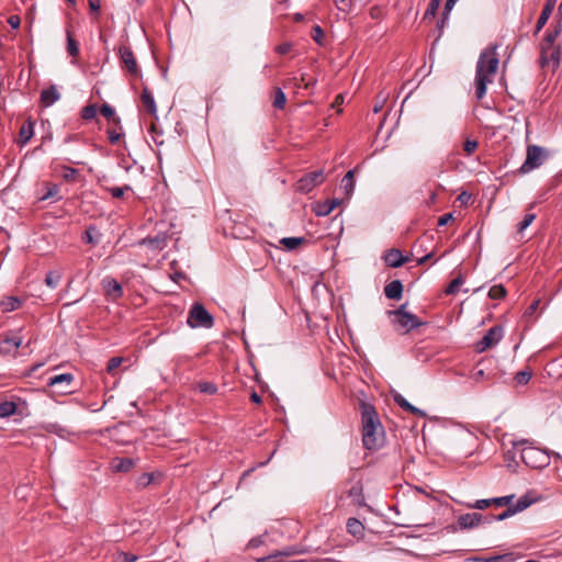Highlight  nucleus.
Instances as JSON below:
<instances>
[{
    "label": "nucleus",
    "mask_w": 562,
    "mask_h": 562,
    "mask_svg": "<svg viewBox=\"0 0 562 562\" xmlns=\"http://www.w3.org/2000/svg\"><path fill=\"white\" fill-rule=\"evenodd\" d=\"M362 443L368 450H376L381 446L384 434L378 412L374 406L367 402H360Z\"/></svg>",
    "instance_id": "obj_1"
},
{
    "label": "nucleus",
    "mask_w": 562,
    "mask_h": 562,
    "mask_svg": "<svg viewBox=\"0 0 562 562\" xmlns=\"http://www.w3.org/2000/svg\"><path fill=\"white\" fill-rule=\"evenodd\" d=\"M496 46L484 49L476 63L475 70V97L481 100L486 93V87L493 82V77L498 68Z\"/></svg>",
    "instance_id": "obj_2"
},
{
    "label": "nucleus",
    "mask_w": 562,
    "mask_h": 562,
    "mask_svg": "<svg viewBox=\"0 0 562 562\" xmlns=\"http://www.w3.org/2000/svg\"><path fill=\"white\" fill-rule=\"evenodd\" d=\"M514 448L524 446L520 450L522 462L530 469H544L550 464V453L547 450L533 447L527 439L513 442Z\"/></svg>",
    "instance_id": "obj_3"
},
{
    "label": "nucleus",
    "mask_w": 562,
    "mask_h": 562,
    "mask_svg": "<svg viewBox=\"0 0 562 562\" xmlns=\"http://www.w3.org/2000/svg\"><path fill=\"white\" fill-rule=\"evenodd\" d=\"M187 323L192 328H211L214 325V318L202 304L194 303L189 311Z\"/></svg>",
    "instance_id": "obj_4"
},
{
    "label": "nucleus",
    "mask_w": 562,
    "mask_h": 562,
    "mask_svg": "<svg viewBox=\"0 0 562 562\" xmlns=\"http://www.w3.org/2000/svg\"><path fill=\"white\" fill-rule=\"evenodd\" d=\"M544 149L538 145H529L527 147L526 160L519 168L520 173H528L539 168L544 160Z\"/></svg>",
    "instance_id": "obj_5"
},
{
    "label": "nucleus",
    "mask_w": 562,
    "mask_h": 562,
    "mask_svg": "<svg viewBox=\"0 0 562 562\" xmlns=\"http://www.w3.org/2000/svg\"><path fill=\"white\" fill-rule=\"evenodd\" d=\"M504 328L501 325L491 327L483 338L476 342L475 349L477 352H484L487 349L496 346L503 338Z\"/></svg>",
    "instance_id": "obj_6"
},
{
    "label": "nucleus",
    "mask_w": 562,
    "mask_h": 562,
    "mask_svg": "<svg viewBox=\"0 0 562 562\" xmlns=\"http://www.w3.org/2000/svg\"><path fill=\"white\" fill-rule=\"evenodd\" d=\"M119 56L122 67L125 68L132 77H140V69L138 67L137 60L131 47L124 45L120 46Z\"/></svg>",
    "instance_id": "obj_7"
},
{
    "label": "nucleus",
    "mask_w": 562,
    "mask_h": 562,
    "mask_svg": "<svg viewBox=\"0 0 562 562\" xmlns=\"http://www.w3.org/2000/svg\"><path fill=\"white\" fill-rule=\"evenodd\" d=\"M324 181V175L322 170L312 171L305 176H303L296 182V191L301 193L311 192L316 186L321 184Z\"/></svg>",
    "instance_id": "obj_8"
},
{
    "label": "nucleus",
    "mask_w": 562,
    "mask_h": 562,
    "mask_svg": "<svg viewBox=\"0 0 562 562\" xmlns=\"http://www.w3.org/2000/svg\"><path fill=\"white\" fill-rule=\"evenodd\" d=\"M392 323L397 330H403V333H408L423 325L422 321L412 313L398 317H392Z\"/></svg>",
    "instance_id": "obj_9"
},
{
    "label": "nucleus",
    "mask_w": 562,
    "mask_h": 562,
    "mask_svg": "<svg viewBox=\"0 0 562 562\" xmlns=\"http://www.w3.org/2000/svg\"><path fill=\"white\" fill-rule=\"evenodd\" d=\"M382 258L385 265L391 268L402 267L404 263L409 261V257L404 256L397 248H391L386 250Z\"/></svg>",
    "instance_id": "obj_10"
},
{
    "label": "nucleus",
    "mask_w": 562,
    "mask_h": 562,
    "mask_svg": "<svg viewBox=\"0 0 562 562\" xmlns=\"http://www.w3.org/2000/svg\"><path fill=\"white\" fill-rule=\"evenodd\" d=\"M102 286L105 294L113 301L123 296L122 285L114 278H104L102 280Z\"/></svg>",
    "instance_id": "obj_11"
},
{
    "label": "nucleus",
    "mask_w": 562,
    "mask_h": 562,
    "mask_svg": "<svg viewBox=\"0 0 562 562\" xmlns=\"http://www.w3.org/2000/svg\"><path fill=\"white\" fill-rule=\"evenodd\" d=\"M485 521V517L480 513H468L460 515L458 524L461 529H470L479 526L482 521Z\"/></svg>",
    "instance_id": "obj_12"
},
{
    "label": "nucleus",
    "mask_w": 562,
    "mask_h": 562,
    "mask_svg": "<svg viewBox=\"0 0 562 562\" xmlns=\"http://www.w3.org/2000/svg\"><path fill=\"white\" fill-rule=\"evenodd\" d=\"M34 121L32 119H27L21 126L20 131H19V136L16 138V144L20 146V147H23L25 146L30 139L33 137L34 135Z\"/></svg>",
    "instance_id": "obj_13"
},
{
    "label": "nucleus",
    "mask_w": 562,
    "mask_h": 562,
    "mask_svg": "<svg viewBox=\"0 0 562 562\" xmlns=\"http://www.w3.org/2000/svg\"><path fill=\"white\" fill-rule=\"evenodd\" d=\"M555 37L551 35L549 32L546 33L543 41L540 44V66L544 68L549 65L548 52L551 48H554Z\"/></svg>",
    "instance_id": "obj_14"
},
{
    "label": "nucleus",
    "mask_w": 562,
    "mask_h": 562,
    "mask_svg": "<svg viewBox=\"0 0 562 562\" xmlns=\"http://www.w3.org/2000/svg\"><path fill=\"white\" fill-rule=\"evenodd\" d=\"M74 381V375L71 373H61L49 378L48 385L49 386H60V393L69 392L71 382Z\"/></svg>",
    "instance_id": "obj_15"
},
{
    "label": "nucleus",
    "mask_w": 562,
    "mask_h": 562,
    "mask_svg": "<svg viewBox=\"0 0 562 562\" xmlns=\"http://www.w3.org/2000/svg\"><path fill=\"white\" fill-rule=\"evenodd\" d=\"M393 401L404 411L409 412L419 417H425L426 413L418 407L412 405L402 394L395 392L392 394Z\"/></svg>",
    "instance_id": "obj_16"
},
{
    "label": "nucleus",
    "mask_w": 562,
    "mask_h": 562,
    "mask_svg": "<svg viewBox=\"0 0 562 562\" xmlns=\"http://www.w3.org/2000/svg\"><path fill=\"white\" fill-rule=\"evenodd\" d=\"M168 237L166 234H158L154 237H146L142 239L140 245H145L153 250H162L167 247Z\"/></svg>",
    "instance_id": "obj_17"
},
{
    "label": "nucleus",
    "mask_w": 562,
    "mask_h": 562,
    "mask_svg": "<svg viewBox=\"0 0 562 562\" xmlns=\"http://www.w3.org/2000/svg\"><path fill=\"white\" fill-rule=\"evenodd\" d=\"M142 104L146 112L153 116L157 114V105L155 99L147 87H144L140 95Z\"/></svg>",
    "instance_id": "obj_18"
},
{
    "label": "nucleus",
    "mask_w": 562,
    "mask_h": 562,
    "mask_svg": "<svg viewBox=\"0 0 562 562\" xmlns=\"http://www.w3.org/2000/svg\"><path fill=\"white\" fill-rule=\"evenodd\" d=\"M384 294L389 300H400L403 295V283L400 280H393L384 288Z\"/></svg>",
    "instance_id": "obj_19"
},
{
    "label": "nucleus",
    "mask_w": 562,
    "mask_h": 562,
    "mask_svg": "<svg viewBox=\"0 0 562 562\" xmlns=\"http://www.w3.org/2000/svg\"><path fill=\"white\" fill-rule=\"evenodd\" d=\"M554 5H555V0H547V3L544 4V7L541 11V14L537 21L535 33H538L546 25L549 18L551 16Z\"/></svg>",
    "instance_id": "obj_20"
},
{
    "label": "nucleus",
    "mask_w": 562,
    "mask_h": 562,
    "mask_svg": "<svg viewBox=\"0 0 562 562\" xmlns=\"http://www.w3.org/2000/svg\"><path fill=\"white\" fill-rule=\"evenodd\" d=\"M60 98V93L55 86H50L41 92V102L44 106H50Z\"/></svg>",
    "instance_id": "obj_21"
},
{
    "label": "nucleus",
    "mask_w": 562,
    "mask_h": 562,
    "mask_svg": "<svg viewBox=\"0 0 562 562\" xmlns=\"http://www.w3.org/2000/svg\"><path fill=\"white\" fill-rule=\"evenodd\" d=\"M340 201L338 199L327 200L323 203H318L314 209L315 214L317 216H327L329 215L338 205Z\"/></svg>",
    "instance_id": "obj_22"
},
{
    "label": "nucleus",
    "mask_w": 562,
    "mask_h": 562,
    "mask_svg": "<svg viewBox=\"0 0 562 562\" xmlns=\"http://www.w3.org/2000/svg\"><path fill=\"white\" fill-rule=\"evenodd\" d=\"M135 462L131 458H114L111 462V468L115 472H128L133 469Z\"/></svg>",
    "instance_id": "obj_23"
},
{
    "label": "nucleus",
    "mask_w": 562,
    "mask_h": 562,
    "mask_svg": "<svg viewBox=\"0 0 562 562\" xmlns=\"http://www.w3.org/2000/svg\"><path fill=\"white\" fill-rule=\"evenodd\" d=\"M347 531L353 537H362L364 532V526L360 520L351 517L347 520Z\"/></svg>",
    "instance_id": "obj_24"
},
{
    "label": "nucleus",
    "mask_w": 562,
    "mask_h": 562,
    "mask_svg": "<svg viewBox=\"0 0 562 562\" xmlns=\"http://www.w3.org/2000/svg\"><path fill=\"white\" fill-rule=\"evenodd\" d=\"M22 305V301L16 296H8L0 302L3 312H12Z\"/></svg>",
    "instance_id": "obj_25"
},
{
    "label": "nucleus",
    "mask_w": 562,
    "mask_h": 562,
    "mask_svg": "<svg viewBox=\"0 0 562 562\" xmlns=\"http://www.w3.org/2000/svg\"><path fill=\"white\" fill-rule=\"evenodd\" d=\"M561 56L562 49L560 45L555 46L554 48H551L550 52H548L549 65H552L553 71H555L560 67Z\"/></svg>",
    "instance_id": "obj_26"
},
{
    "label": "nucleus",
    "mask_w": 562,
    "mask_h": 562,
    "mask_svg": "<svg viewBox=\"0 0 562 562\" xmlns=\"http://www.w3.org/2000/svg\"><path fill=\"white\" fill-rule=\"evenodd\" d=\"M355 170H349L341 179V189L345 190L347 195H350L355 190Z\"/></svg>",
    "instance_id": "obj_27"
},
{
    "label": "nucleus",
    "mask_w": 562,
    "mask_h": 562,
    "mask_svg": "<svg viewBox=\"0 0 562 562\" xmlns=\"http://www.w3.org/2000/svg\"><path fill=\"white\" fill-rule=\"evenodd\" d=\"M16 404L11 401H4L0 403V418H7L15 414Z\"/></svg>",
    "instance_id": "obj_28"
},
{
    "label": "nucleus",
    "mask_w": 562,
    "mask_h": 562,
    "mask_svg": "<svg viewBox=\"0 0 562 562\" xmlns=\"http://www.w3.org/2000/svg\"><path fill=\"white\" fill-rule=\"evenodd\" d=\"M348 496L352 497V501L357 505H363L364 504V497L362 494V486L358 483L355 484L349 491Z\"/></svg>",
    "instance_id": "obj_29"
},
{
    "label": "nucleus",
    "mask_w": 562,
    "mask_h": 562,
    "mask_svg": "<svg viewBox=\"0 0 562 562\" xmlns=\"http://www.w3.org/2000/svg\"><path fill=\"white\" fill-rule=\"evenodd\" d=\"M59 186L58 184H47V191L43 194L41 200H54L59 201L61 196L59 195Z\"/></svg>",
    "instance_id": "obj_30"
},
{
    "label": "nucleus",
    "mask_w": 562,
    "mask_h": 562,
    "mask_svg": "<svg viewBox=\"0 0 562 562\" xmlns=\"http://www.w3.org/2000/svg\"><path fill=\"white\" fill-rule=\"evenodd\" d=\"M67 35V52L70 56L77 57L79 55V46L77 41L72 37L71 31H66Z\"/></svg>",
    "instance_id": "obj_31"
},
{
    "label": "nucleus",
    "mask_w": 562,
    "mask_h": 562,
    "mask_svg": "<svg viewBox=\"0 0 562 562\" xmlns=\"http://www.w3.org/2000/svg\"><path fill=\"white\" fill-rule=\"evenodd\" d=\"M101 234L94 226H89L83 235V240L88 244H98L100 240Z\"/></svg>",
    "instance_id": "obj_32"
},
{
    "label": "nucleus",
    "mask_w": 562,
    "mask_h": 562,
    "mask_svg": "<svg viewBox=\"0 0 562 562\" xmlns=\"http://www.w3.org/2000/svg\"><path fill=\"white\" fill-rule=\"evenodd\" d=\"M280 243L288 249L294 250L297 246L305 243L304 237H284L280 240Z\"/></svg>",
    "instance_id": "obj_33"
},
{
    "label": "nucleus",
    "mask_w": 562,
    "mask_h": 562,
    "mask_svg": "<svg viewBox=\"0 0 562 562\" xmlns=\"http://www.w3.org/2000/svg\"><path fill=\"white\" fill-rule=\"evenodd\" d=\"M286 103V97L281 88L274 89V97H273V106L276 109L282 110L285 106Z\"/></svg>",
    "instance_id": "obj_34"
},
{
    "label": "nucleus",
    "mask_w": 562,
    "mask_h": 562,
    "mask_svg": "<svg viewBox=\"0 0 562 562\" xmlns=\"http://www.w3.org/2000/svg\"><path fill=\"white\" fill-rule=\"evenodd\" d=\"M515 514H517L515 512V509L513 508V506H508L502 514L499 515H491L488 517H485V522H490L492 520H497V521H502L506 518H509L512 516H514Z\"/></svg>",
    "instance_id": "obj_35"
},
{
    "label": "nucleus",
    "mask_w": 562,
    "mask_h": 562,
    "mask_svg": "<svg viewBox=\"0 0 562 562\" xmlns=\"http://www.w3.org/2000/svg\"><path fill=\"white\" fill-rule=\"evenodd\" d=\"M506 289L503 284L493 285L488 291V297L492 300H501L506 296Z\"/></svg>",
    "instance_id": "obj_36"
},
{
    "label": "nucleus",
    "mask_w": 562,
    "mask_h": 562,
    "mask_svg": "<svg viewBox=\"0 0 562 562\" xmlns=\"http://www.w3.org/2000/svg\"><path fill=\"white\" fill-rule=\"evenodd\" d=\"M60 280H61V274L59 272H57V271H49L46 274L45 283H46L47 286H49L52 289H55L59 284Z\"/></svg>",
    "instance_id": "obj_37"
},
{
    "label": "nucleus",
    "mask_w": 562,
    "mask_h": 562,
    "mask_svg": "<svg viewBox=\"0 0 562 562\" xmlns=\"http://www.w3.org/2000/svg\"><path fill=\"white\" fill-rule=\"evenodd\" d=\"M531 376H532V371L529 369H526V370H521V371L517 372L515 374L514 380L518 385H525L530 381Z\"/></svg>",
    "instance_id": "obj_38"
},
{
    "label": "nucleus",
    "mask_w": 562,
    "mask_h": 562,
    "mask_svg": "<svg viewBox=\"0 0 562 562\" xmlns=\"http://www.w3.org/2000/svg\"><path fill=\"white\" fill-rule=\"evenodd\" d=\"M464 283L463 277L460 274L456 279H453L449 285L446 288L445 292L448 295L456 294L459 288Z\"/></svg>",
    "instance_id": "obj_39"
},
{
    "label": "nucleus",
    "mask_w": 562,
    "mask_h": 562,
    "mask_svg": "<svg viewBox=\"0 0 562 562\" xmlns=\"http://www.w3.org/2000/svg\"><path fill=\"white\" fill-rule=\"evenodd\" d=\"M515 560L516 559L513 553L495 555L487 559H477L480 562H515Z\"/></svg>",
    "instance_id": "obj_40"
},
{
    "label": "nucleus",
    "mask_w": 562,
    "mask_h": 562,
    "mask_svg": "<svg viewBox=\"0 0 562 562\" xmlns=\"http://www.w3.org/2000/svg\"><path fill=\"white\" fill-rule=\"evenodd\" d=\"M532 503V498H530L528 495H524L517 501L515 505H513V508L516 513H519L528 508Z\"/></svg>",
    "instance_id": "obj_41"
},
{
    "label": "nucleus",
    "mask_w": 562,
    "mask_h": 562,
    "mask_svg": "<svg viewBox=\"0 0 562 562\" xmlns=\"http://www.w3.org/2000/svg\"><path fill=\"white\" fill-rule=\"evenodd\" d=\"M79 175V171L72 167H63V179L67 182H74L76 181L77 177Z\"/></svg>",
    "instance_id": "obj_42"
},
{
    "label": "nucleus",
    "mask_w": 562,
    "mask_h": 562,
    "mask_svg": "<svg viewBox=\"0 0 562 562\" xmlns=\"http://www.w3.org/2000/svg\"><path fill=\"white\" fill-rule=\"evenodd\" d=\"M105 190L111 193V195L114 198V199H121L124 196L125 192L126 191H130L132 190V188L130 186H123V187H111V188H105Z\"/></svg>",
    "instance_id": "obj_43"
},
{
    "label": "nucleus",
    "mask_w": 562,
    "mask_h": 562,
    "mask_svg": "<svg viewBox=\"0 0 562 562\" xmlns=\"http://www.w3.org/2000/svg\"><path fill=\"white\" fill-rule=\"evenodd\" d=\"M440 3H441V0H430L428 7L426 9L424 19L435 18L439 10Z\"/></svg>",
    "instance_id": "obj_44"
},
{
    "label": "nucleus",
    "mask_w": 562,
    "mask_h": 562,
    "mask_svg": "<svg viewBox=\"0 0 562 562\" xmlns=\"http://www.w3.org/2000/svg\"><path fill=\"white\" fill-rule=\"evenodd\" d=\"M100 113L106 119H112L114 123L120 122V119L115 116L114 109L108 103L101 105Z\"/></svg>",
    "instance_id": "obj_45"
},
{
    "label": "nucleus",
    "mask_w": 562,
    "mask_h": 562,
    "mask_svg": "<svg viewBox=\"0 0 562 562\" xmlns=\"http://www.w3.org/2000/svg\"><path fill=\"white\" fill-rule=\"evenodd\" d=\"M95 115H97V105L95 104L86 105L81 110V117L86 121L94 119Z\"/></svg>",
    "instance_id": "obj_46"
},
{
    "label": "nucleus",
    "mask_w": 562,
    "mask_h": 562,
    "mask_svg": "<svg viewBox=\"0 0 562 562\" xmlns=\"http://www.w3.org/2000/svg\"><path fill=\"white\" fill-rule=\"evenodd\" d=\"M535 218H536V214H533V213L526 214L524 216L522 221L518 223L517 232L518 233L524 232L527 227H529L531 225V223L535 221Z\"/></svg>",
    "instance_id": "obj_47"
},
{
    "label": "nucleus",
    "mask_w": 562,
    "mask_h": 562,
    "mask_svg": "<svg viewBox=\"0 0 562 562\" xmlns=\"http://www.w3.org/2000/svg\"><path fill=\"white\" fill-rule=\"evenodd\" d=\"M122 357H113L108 361L106 371L110 374H115L116 369L122 364L123 362Z\"/></svg>",
    "instance_id": "obj_48"
},
{
    "label": "nucleus",
    "mask_w": 562,
    "mask_h": 562,
    "mask_svg": "<svg viewBox=\"0 0 562 562\" xmlns=\"http://www.w3.org/2000/svg\"><path fill=\"white\" fill-rule=\"evenodd\" d=\"M198 389L201 393L214 394L217 391V386L212 382H200Z\"/></svg>",
    "instance_id": "obj_49"
},
{
    "label": "nucleus",
    "mask_w": 562,
    "mask_h": 562,
    "mask_svg": "<svg viewBox=\"0 0 562 562\" xmlns=\"http://www.w3.org/2000/svg\"><path fill=\"white\" fill-rule=\"evenodd\" d=\"M479 147V142L475 139H465L463 143V150L465 151L467 156H471Z\"/></svg>",
    "instance_id": "obj_50"
},
{
    "label": "nucleus",
    "mask_w": 562,
    "mask_h": 562,
    "mask_svg": "<svg viewBox=\"0 0 562 562\" xmlns=\"http://www.w3.org/2000/svg\"><path fill=\"white\" fill-rule=\"evenodd\" d=\"M514 498V495H507V496H502V497H494L492 498V504L496 505V506H509V504L512 503Z\"/></svg>",
    "instance_id": "obj_51"
},
{
    "label": "nucleus",
    "mask_w": 562,
    "mask_h": 562,
    "mask_svg": "<svg viewBox=\"0 0 562 562\" xmlns=\"http://www.w3.org/2000/svg\"><path fill=\"white\" fill-rule=\"evenodd\" d=\"M324 35H325V34H324V31H323V29H322L319 25H315V26L313 27L312 37H313V40H314L317 44H319V45H322V44H323Z\"/></svg>",
    "instance_id": "obj_52"
},
{
    "label": "nucleus",
    "mask_w": 562,
    "mask_h": 562,
    "mask_svg": "<svg viewBox=\"0 0 562 562\" xmlns=\"http://www.w3.org/2000/svg\"><path fill=\"white\" fill-rule=\"evenodd\" d=\"M491 505H492V498H488V499H479L473 504H469L468 506L470 508H475V509H485V508L490 507Z\"/></svg>",
    "instance_id": "obj_53"
},
{
    "label": "nucleus",
    "mask_w": 562,
    "mask_h": 562,
    "mask_svg": "<svg viewBox=\"0 0 562 562\" xmlns=\"http://www.w3.org/2000/svg\"><path fill=\"white\" fill-rule=\"evenodd\" d=\"M406 307H407V303L405 304H402L396 310H393V311H387V315L390 317H398V316H402V315H407L409 314V312H406Z\"/></svg>",
    "instance_id": "obj_54"
},
{
    "label": "nucleus",
    "mask_w": 562,
    "mask_h": 562,
    "mask_svg": "<svg viewBox=\"0 0 562 562\" xmlns=\"http://www.w3.org/2000/svg\"><path fill=\"white\" fill-rule=\"evenodd\" d=\"M539 304H540V300H535L525 311L524 313V317L525 318H528V317H531L536 311L538 310L539 307Z\"/></svg>",
    "instance_id": "obj_55"
},
{
    "label": "nucleus",
    "mask_w": 562,
    "mask_h": 562,
    "mask_svg": "<svg viewBox=\"0 0 562 562\" xmlns=\"http://www.w3.org/2000/svg\"><path fill=\"white\" fill-rule=\"evenodd\" d=\"M292 49V44L289 42L282 43L276 47V53L285 55Z\"/></svg>",
    "instance_id": "obj_56"
},
{
    "label": "nucleus",
    "mask_w": 562,
    "mask_h": 562,
    "mask_svg": "<svg viewBox=\"0 0 562 562\" xmlns=\"http://www.w3.org/2000/svg\"><path fill=\"white\" fill-rule=\"evenodd\" d=\"M300 80H301V83L297 86L299 87L303 86L305 89H308L310 87L314 86L316 82L315 79H312V78L307 79L305 75H302Z\"/></svg>",
    "instance_id": "obj_57"
},
{
    "label": "nucleus",
    "mask_w": 562,
    "mask_h": 562,
    "mask_svg": "<svg viewBox=\"0 0 562 562\" xmlns=\"http://www.w3.org/2000/svg\"><path fill=\"white\" fill-rule=\"evenodd\" d=\"M120 562H135L137 557L131 553L121 552L119 555Z\"/></svg>",
    "instance_id": "obj_58"
},
{
    "label": "nucleus",
    "mask_w": 562,
    "mask_h": 562,
    "mask_svg": "<svg viewBox=\"0 0 562 562\" xmlns=\"http://www.w3.org/2000/svg\"><path fill=\"white\" fill-rule=\"evenodd\" d=\"M88 2L91 13H95L98 15L101 9L100 0H88Z\"/></svg>",
    "instance_id": "obj_59"
},
{
    "label": "nucleus",
    "mask_w": 562,
    "mask_h": 562,
    "mask_svg": "<svg viewBox=\"0 0 562 562\" xmlns=\"http://www.w3.org/2000/svg\"><path fill=\"white\" fill-rule=\"evenodd\" d=\"M120 137H121V134L117 133L116 131H114V130L108 131V138L111 144L117 143Z\"/></svg>",
    "instance_id": "obj_60"
},
{
    "label": "nucleus",
    "mask_w": 562,
    "mask_h": 562,
    "mask_svg": "<svg viewBox=\"0 0 562 562\" xmlns=\"http://www.w3.org/2000/svg\"><path fill=\"white\" fill-rule=\"evenodd\" d=\"M454 4L456 0H447L443 8L442 16H448L451 10L453 9Z\"/></svg>",
    "instance_id": "obj_61"
},
{
    "label": "nucleus",
    "mask_w": 562,
    "mask_h": 562,
    "mask_svg": "<svg viewBox=\"0 0 562 562\" xmlns=\"http://www.w3.org/2000/svg\"><path fill=\"white\" fill-rule=\"evenodd\" d=\"M453 218L452 213L443 214L438 218V226L447 225Z\"/></svg>",
    "instance_id": "obj_62"
},
{
    "label": "nucleus",
    "mask_w": 562,
    "mask_h": 562,
    "mask_svg": "<svg viewBox=\"0 0 562 562\" xmlns=\"http://www.w3.org/2000/svg\"><path fill=\"white\" fill-rule=\"evenodd\" d=\"M4 342L9 344V345L13 346L15 349H18L22 344V339L19 337H12V338H7L4 340Z\"/></svg>",
    "instance_id": "obj_63"
},
{
    "label": "nucleus",
    "mask_w": 562,
    "mask_h": 562,
    "mask_svg": "<svg viewBox=\"0 0 562 562\" xmlns=\"http://www.w3.org/2000/svg\"><path fill=\"white\" fill-rule=\"evenodd\" d=\"M551 35H553L555 38L561 34L562 32V22L560 21L553 30L548 31Z\"/></svg>",
    "instance_id": "obj_64"
}]
</instances>
